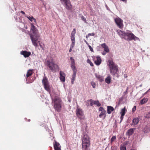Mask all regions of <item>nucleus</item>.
Wrapping results in <instances>:
<instances>
[{
  "label": "nucleus",
  "instance_id": "1",
  "mask_svg": "<svg viewBox=\"0 0 150 150\" xmlns=\"http://www.w3.org/2000/svg\"><path fill=\"white\" fill-rule=\"evenodd\" d=\"M31 26L30 33V38L33 45L36 47L38 46L37 42H40V35L38 30L33 23L31 24Z\"/></svg>",
  "mask_w": 150,
  "mask_h": 150
},
{
  "label": "nucleus",
  "instance_id": "2",
  "mask_svg": "<svg viewBox=\"0 0 150 150\" xmlns=\"http://www.w3.org/2000/svg\"><path fill=\"white\" fill-rule=\"evenodd\" d=\"M52 99V104L55 111L60 112L61 110L62 102L57 94H50Z\"/></svg>",
  "mask_w": 150,
  "mask_h": 150
},
{
  "label": "nucleus",
  "instance_id": "3",
  "mask_svg": "<svg viewBox=\"0 0 150 150\" xmlns=\"http://www.w3.org/2000/svg\"><path fill=\"white\" fill-rule=\"evenodd\" d=\"M45 64L47 69L53 72H55L59 70V67L52 60H47L45 62Z\"/></svg>",
  "mask_w": 150,
  "mask_h": 150
},
{
  "label": "nucleus",
  "instance_id": "4",
  "mask_svg": "<svg viewBox=\"0 0 150 150\" xmlns=\"http://www.w3.org/2000/svg\"><path fill=\"white\" fill-rule=\"evenodd\" d=\"M108 66L110 69V73L112 76H114L119 72L118 67L115 63L112 60L108 61Z\"/></svg>",
  "mask_w": 150,
  "mask_h": 150
},
{
  "label": "nucleus",
  "instance_id": "5",
  "mask_svg": "<svg viewBox=\"0 0 150 150\" xmlns=\"http://www.w3.org/2000/svg\"><path fill=\"white\" fill-rule=\"evenodd\" d=\"M82 139L83 150H89L88 148L90 144L89 137L87 134L83 133Z\"/></svg>",
  "mask_w": 150,
  "mask_h": 150
},
{
  "label": "nucleus",
  "instance_id": "6",
  "mask_svg": "<svg viewBox=\"0 0 150 150\" xmlns=\"http://www.w3.org/2000/svg\"><path fill=\"white\" fill-rule=\"evenodd\" d=\"M60 0L66 9L69 10L72 9V5L70 0Z\"/></svg>",
  "mask_w": 150,
  "mask_h": 150
},
{
  "label": "nucleus",
  "instance_id": "7",
  "mask_svg": "<svg viewBox=\"0 0 150 150\" xmlns=\"http://www.w3.org/2000/svg\"><path fill=\"white\" fill-rule=\"evenodd\" d=\"M42 84L45 89L49 93L50 92V86L48 81L47 77H45L43 78L42 81Z\"/></svg>",
  "mask_w": 150,
  "mask_h": 150
},
{
  "label": "nucleus",
  "instance_id": "8",
  "mask_svg": "<svg viewBox=\"0 0 150 150\" xmlns=\"http://www.w3.org/2000/svg\"><path fill=\"white\" fill-rule=\"evenodd\" d=\"M76 116L81 120H84L85 118L83 111L80 108H77L76 110Z\"/></svg>",
  "mask_w": 150,
  "mask_h": 150
},
{
  "label": "nucleus",
  "instance_id": "9",
  "mask_svg": "<svg viewBox=\"0 0 150 150\" xmlns=\"http://www.w3.org/2000/svg\"><path fill=\"white\" fill-rule=\"evenodd\" d=\"M125 39L130 41L132 40H135L138 39V38L132 33H127Z\"/></svg>",
  "mask_w": 150,
  "mask_h": 150
},
{
  "label": "nucleus",
  "instance_id": "10",
  "mask_svg": "<svg viewBox=\"0 0 150 150\" xmlns=\"http://www.w3.org/2000/svg\"><path fill=\"white\" fill-rule=\"evenodd\" d=\"M115 21L119 28L122 29L123 28V21L119 18L115 19Z\"/></svg>",
  "mask_w": 150,
  "mask_h": 150
},
{
  "label": "nucleus",
  "instance_id": "11",
  "mask_svg": "<svg viewBox=\"0 0 150 150\" xmlns=\"http://www.w3.org/2000/svg\"><path fill=\"white\" fill-rule=\"evenodd\" d=\"M87 103L88 104L87 105L88 106H92L94 104L96 105L98 107H99L101 105L100 103L99 102L98 100L94 101L93 100L91 99L88 100L87 101Z\"/></svg>",
  "mask_w": 150,
  "mask_h": 150
},
{
  "label": "nucleus",
  "instance_id": "12",
  "mask_svg": "<svg viewBox=\"0 0 150 150\" xmlns=\"http://www.w3.org/2000/svg\"><path fill=\"white\" fill-rule=\"evenodd\" d=\"M70 59L71 60V67L73 73H76L77 69L75 66V60L72 57H71Z\"/></svg>",
  "mask_w": 150,
  "mask_h": 150
},
{
  "label": "nucleus",
  "instance_id": "13",
  "mask_svg": "<svg viewBox=\"0 0 150 150\" xmlns=\"http://www.w3.org/2000/svg\"><path fill=\"white\" fill-rule=\"evenodd\" d=\"M117 34L122 38H124L126 36V33L125 32L121 30H117Z\"/></svg>",
  "mask_w": 150,
  "mask_h": 150
},
{
  "label": "nucleus",
  "instance_id": "14",
  "mask_svg": "<svg viewBox=\"0 0 150 150\" xmlns=\"http://www.w3.org/2000/svg\"><path fill=\"white\" fill-rule=\"evenodd\" d=\"M21 54L23 55L25 57H28L31 54V52L26 51H22L21 52Z\"/></svg>",
  "mask_w": 150,
  "mask_h": 150
},
{
  "label": "nucleus",
  "instance_id": "15",
  "mask_svg": "<svg viewBox=\"0 0 150 150\" xmlns=\"http://www.w3.org/2000/svg\"><path fill=\"white\" fill-rule=\"evenodd\" d=\"M60 79L61 81L62 82H64L65 81V74L62 71H60L59 72Z\"/></svg>",
  "mask_w": 150,
  "mask_h": 150
},
{
  "label": "nucleus",
  "instance_id": "16",
  "mask_svg": "<svg viewBox=\"0 0 150 150\" xmlns=\"http://www.w3.org/2000/svg\"><path fill=\"white\" fill-rule=\"evenodd\" d=\"M54 147L55 150H61V146L59 144L55 141L54 144Z\"/></svg>",
  "mask_w": 150,
  "mask_h": 150
},
{
  "label": "nucleus",
  "instance_id": "17",
  "mask_svg": "<svg viewBox=\"0 0 150 150\" xmlns=\"http://www.w3.org/2000/svg\"><path fill=\"white\" fill-rule=\"evenodd\" d=\"M34 69H29L27 71L26 74V78H28V77L31 76L34 73Z\"/></svg>",
  "mask_w": 150,
  "mask_h": 150
},
{
  "label": "nucleus",
  "instance_id": "18",
  "mask_svg": "<svg viewBox=\"0 0 150 150\" xmlns=\"http://www.w3.org/2000/svg\"><path fill=\"white\" fill-rule=\"evenodd\" d=\"M101 46L104 49V50L106 52H109V50L108 47L105 43L101 45Z\"/></svg>",
  "mask_w": 150,
  "mask_h": 150
},
{
  "label": "nucleus",
  "instance_id": "19",
  "mask_svg": "<svg viewBox=\"0 0 150 150\" xmlns=\"http://www.w3.org/2000/svg\"><path fill=\"white\" fill-rule=\"evenodd\" d=\"M106 111H103V112H101L100 114L99 115V117L100 118H102L103 119H104L105 118L106 116Z\"/></svg>",
  "mask_w": 150,
  "mask_h": 150
},
{
  "label": "nucleus",
  "instance_id": "20",
  "mask_svg": "<svg viewBox=\"0 0 150 150\" xmlns=\"http://www.w3.org/2000/svg\"><path fill=\"white\" fill-rule=\"evenodd\" d=\"M101 62V60L100 58L99 57H96V60L95 61V63L97 65H99Z\"/></svg>",
  "mask_w": 150,
  "mask_h": 150
},
{
  "label": "nucleus",
  "instance_id": "21",
  "mask_svg": "<svg viewBox=\"0 0 150 150\" xmlns=\"http://www.w3.org/2000/svg\"><path fill=\"white\" fill-rule=\"evenodd\" d=\"M114 109L113 107L111 106H108L107 107V112L108 114H110L113 111Z\"/></svg>",
  "mask_w": 150,
  "mask_h": 150
},
{
  "label": "nucleus",
  "instance_id": "22",
  "mask_svg": "<svg viewBox=\"0 0 150 150\" xmlns=\"http://www.w3.org/2000/svg\"><path fill=\"white\" fill-rule=\"evenodd\" d=\"M134 133V130L133 129L131 128L129 129L127 132L126 134L129 136L131 135Z\"/></svg>",
  "mask_w": 150,
  "mask_h": 150
},
{
  "label": "nucleus",
  "instance_id": "23",
  "mask_svg": "<svg viewBox=\"0 0 150 150\" xmlns=\"http://www.w3.org/2000/svg\"><path fill=\"white\" fill-rule=\"evenodd\" d=\"M127 144L126 142H125L124 143L122 144L120 146L121 150H126V145Z\"/></svg>",
  "mask_w": 150,
  "mask_h": 150
},
{
  "label": "nucleus",
  "instance_id": "24",
  "mask_svg": "<svg viewBox=\"0 0 150 150\" xmlns=\"http://www.w3.org/2000/svg\"><path fill=\"white\" fill-rule=\"evenodd\" d=\"M111 78L110 75L108 76L105 79V82L108 84H109L111 82Z\"/></svg>",
  "mask_w": 150,
  "mask_h": 150
},
{
  "label": "nucleus",
  "instance_id": "25",
  "mask_svg": "<svg viewBox=\"0 0 150 150\" xmlns=\"http://www.w3.org/2000/svg\"><path fill=\"white\" fill-rule=\"evenodd\" d=\"M76 74V73H73L72 75V78L71 79V83L72 84L74 83V81L75 80Z\"/></svg>",
  "mask_w": 150,
  "mask_h": 150
},
{
  "label": "nucleus",
  "instance_id": "26",
  "mask_svg": "<svg viewBox=\"0 0 150 150\" xmlns=\"http://www.w3.org/2000/svg\"><path fill=\"white\" fill-rule=\"evenodd\" d=\"M96 78L98 79L99 81L100 82H102L104 80V78L99 75H97L96 76Z\"/></svg>",
  "mask_w": 150,
  "mask_h": 150
},
{
  "label": "nucleus",
  "instance_id": "27",
  "mask_svg": "<svg viewBox=\"0 0 150 150\" xmlns=\"http://www.w3.org/2000/svg\"><path fill=\"white\" fill-rule=\"evenodd\" d=\"M148 100L147 98H144L142 100H141L140 102V103L141 105H142L145 103H146Z\"/></svg>",
  "mask_w": 150,
  "mask_h": 150
},
{
  "label": "nucleus",
  "instance_id": "28",
  "mask_svg": "<svg viewBox=\"0 0 150 150\" xmlns=\"http://www.w3.org/2000/svg\"><path fill=\"white\" fill-rule=\"evenodd\" d=\"M132 121L135 125H136L139 122V119L137 117L133 119Z\"/></svg>",
  "mask_w": 150,
  "mask_h": 150
},
{
  "label": "nucleus",
  "instance_id": "29",
  "mask_svg": "<svg viewBox=\"0 0 150 150\" xmlns=\"http://www.w3.org/2000/svg\"><path fill=\"white\" fill-rule=\"evenodd\" d=\"M27 17L31 21H32L33 20L36 23V19L33 18V16L30 17V16H27Z\"/></svg>",
  "mask_w": 150,
  "mask_h": 150
},
{
  "label": "nucleus",
  "instance_id": "30",
  "mask_svg": "<svg viewBox=\"0 0 150 150\" xmlns=\"http://www.w3.org/2000/svg\"><path fill=\"white\" fill-rule=\"evenodd\" d=\"M120 113L121 115L124 116L125 113V107L122 109Z\"/></svg>",
  "mask_w": 150,
  "mask_h": 150
},
{
  "label": "nucleus",
  "instance_id": "31",
  "mask_svg": "<svg viewBox=\"0 0 150 150\" xmlns=\"http://www.w3.org/2000/svg\"><path fill=\"white\" fill-rule=\"evenodd\" d=\"M76 33V29L75 28H74L73 29V31H72L71 34V36L74 37Z\"/></svg>",
  "mask_w": 150,
  "mask_h": 150
},
{
  "label": "nucleus",
  "instance_id": "32",
  "mask_svg": "<svg viewBox=\"0 0 150 150\" xmlns=\"http://www.w3.org/2000/svg\"><path fill=\"white\" fill-rule=\"evenodd\" d=\"M116 136H113L111 139V143H112L113 142H114L116 139Z\"/></svg>",
  "mask_w": 150,
  "mask_h": 150
},
{
  "label": "nucleus",
  "instance_id": "33",
  "mask_svg": "<svg viewBox=\"0 0 150 150\" xmlns=\"http://www.w3.org/2000/svg\"><path fill=\"white\" fill-rule=\"evenodd\" d=\"M146 118H150V112H148L146 113L144 115Z\"/></svg>",
  "mask_w": 150,
  "mask_h": 150
},
{
  "label": "nucleus",
  "instance_id": "34",
  "mask_svg": "<svg viewBox=\"0 0 150 150\" xmlns=\"http://www.w3.org/2000/svg\"><path fill=\"white\" fill-rule=\"evenodd\" d=\"M81 20L83 21H84L85 23H86L87 22H86V18L83 16H81Z\"/></svg>",
  "mask_w": 150,
  "mask_h": 150
},
{
  "label": "nucleus",
  "instance_id": "35",
  "mask_svg": "<svg viewBox=\"0 0 150 150\" xmlns=\"http://www.w3.org/2000/svg\"><path fill=\"white\" fill-rule=\"evenodd\" d=\"M94 35L95 34L93 33H89L86 36V38H88L91 35L94 36Z\"/></svg>",
  "mask_w": 150,
  "mask_h": 150
},
{
  "label": "nucleus",
  "instance_id": "36",
  "mask_svg": "<svg viewBox=\"0 0 150 150\" xmlns=\"http://www.w3.org/2000/svg\"><path fill=\"white\" fill-rule=\"evenodd\" d=\"M91 84L92 85L93 87V88H95L96 87V84L94 82H91Z\"/></svg>",
  "mask_w": 150,
  "mask_h": 150
},
{
  "label": "nucleus",
  "instance_id": "37",
  "mask_svg": "<svg viewBox=\"0 0 150 150\" xmlns=\"http://www.w3.org/2000/svg\"><path fill=\"white\" fill-rule=\"evenodd\" d=\"M99 111L103 112V111H105L104 109L102 107H100L99 109Z\"/></svg>",
  "mask_w": 150,
  "mask_h": 150
},
{
  "label": "nucleus",
  "instance_id": "38",
  "mask_svg": "<svg viewBox=\"0 0 150 150\" xmlns=\"http://www.w3.org/2000/svg\"><path fill=\"white\" fill-rule=\"evenodd\" d=\"M87 62L90 64L91 66H93V64L90 60L89 59H88L87 60Z\"/></svg>",
  "mask_w": 150,
  "mask_h": 150
},
{
  "label": "nucleus",
  "instance_id": "39",
  "mask_svg": "<svg viewBox=\"0 0 150 150\" xmlns=\"http://www.w3.org/2000/svg\"><path fill=\"white\" fill-rule=\"evenodd\" d=\"M72 43L71 44V46H73V47L74 46V45L75 43V40H73V41H71Z\"/></svg>",
  "mask_w": 150,
  "mask_h": 150
},
{
  "label": "nucleus",
  "instance_id": "40",
  "mask_svg": "<svg viewBox=\"0 0 150 150\" xmlns=\"http://www.w3.org/2000/svg\"><path fill=\"white\" fill-rule=\"evenodd\" d=\"M111 150H117L116 147L112 146L111 147Z\"/></svg>",
  "mask_w": 150,
  "mask_h": 150
},
{
  "label": "nucleus",
  "instance_id": "41",
  "mask_svg": "<svg viewBox=\"0 0 150 150\" xmlns=\"http://www.w3.org/2000/svg\"><path fill=\"white\" fill-rule=\"evenodd\" d=\"M88 46L89 48L90 51H91V52H93V49L92 48V47H91V46L89 45H88Z\"/></svg>",
  "mask_w": 150,
  "mask_h": 150
},
{
  "label": "nucleus",
  "instance_id": "42",
  "mask_svg": "<svg viewBox=\"0 0 150 150\" xmlns=\"http://www.w3.org/2000/svg\"><path fill=\"white\" fill-rule=\"evenodd\" d=\"M136 106H135L134 107L132 108V111L133 112H134L136 110Z\"/></svg>",
  "mask_w": 150,
  "mask_h": 150
},
{
  "label": "nucleus",
  "instance_id": "43",
  "mask_svg": "<svg viewBox=\"0 0 150 150\" xmlns=\"http://www.w3.org/2000/svg\"><path fill=\"white\" fill-rule=\"evenodd\" d=\"M74 47H73V46H70V49L69 50V52H71V51L72 50V49Z\"/></svg>",
  "mask_w": 150,
  "mask_h": 150
},
{
  "label": "nucleus",
  "instance_id": "44",
  "mask_svg": "<svg viewBox=\"0 0 150 150\" xmlns=\"http://www.w3.org/2000/svg\"><path fill=\"white\" fill-rule=\"evenodd\" d=\"M71 41H73V40H75V38L74 37L71 36Z\"/></svg>",
  "mask_w": 150,
  "mask_h": 150
},
{
  "label": "nucleus",
  "instance_id": "45",
  "mask_svg": "<svg viewBox=\"0 0 150 150\" xmlns=\"http://www.w3.org/2000/svg\"><path fill=\"white\" fill-rule=\"evenodd\" d=\"M124 98H123V97H122L120 99V102H121L122 101L124 100Z\"/></svg>",
  "mask_w": 150,
  "mask_h": 150
},
{
  "label": "nucleus",
  "instance_id": "46",
  "mask_svg": "<svg viewBox=\"0 0 150 150\" xmlns=\"http://www.w3.org/2000/svg\"><path fill=\"white\" fill-rule=\"evenodd\" d=\"M106 53L108 52L104 51L102 53V54L104 55H105L106 54Z\"/></svg>",
  "mask_w": 150,
  "mask_h": 150
},
{
  "label": "nucleus",
  "instance_id": "47",
  "mask_svg": "<svg viewBox=\"0 0 150 150\" xmlns=\"http://www.w3.org/2000/svg\"><path fill=\"white\" fill-rule=\"evenodd\" d=\"M123 116H122V115H121V116L120 117V119H121V121H120V122L122 121V120H123Z\"/></svg>",
  "mask_w": 150,
  "mask_h": 150
},
{
  "label": "nucleus",
  "instance_id": "48",
  "mask_svg": "<svg viewBox=\"0 0 150 150\" xmlns=\"http://www.w3.org/2000/svg\"><path fill=\"white\" fill-rule=\"evenodd\" d=\"M120 1H123V2L126 3L127 2V0H120Z\"/></svg>",
  "mask_w": 150,
  "mask_h": 150
},
{
  "label": "nucleus",
  "instance_id": "49",
  "mask_svg": "<svg viewBox=\"0 0 150 150\" xmlns=\"http://www.w3.org/2000/svg\"><path fill=\"white\" fill-rule=\"evenodd\" d=\"M21 13H22L24 15L25 14V13L23 11H21Z\"/></svg>",
  "mask_w": 150,
  "mask_h": 150
},
{
  "label": "nucleus",
  "instance_id": "50",
  "mask_svg": "<svg viewBox=\"0 0 150 150\" xmlns=\"http://www.w3.org/2000/svg\"><path fill=\"white\" fill-rule=\"evenodd\" d=\"M124 76L125 78H127V75L126 74H124Z\"/></svg>",
  "mask_w": 150,
  "mask_h": 150
},
{
  "label": "nucleus",
  "instance_id": "51",
  "mask_svg": "<svg viewBox=\"0 0 150 150\" xmlns=\"http://www.w3.org/2000/svg\"><path fill=\"white\" fill-rule=\"evenodd\" d=\"M37 42V44H38V43H39V45H40V47H41L42 48V45L40 44V42Z\"/></svg>",
  "mask_w": 150,
  "mask_h": 150
},
{
  "label": "nucleus",
  "instance_id": "52",
  "mask_svg": "<svg viewBox=\"0 0 150 150\" xmlns=\"http://www.w3.org/2000/svg\"><path fill=\"white\" fill-rule=\"evenodd\" d=\"M150 90V88L147 91H146V93H145L144 94H146L149 92V91Z\"/></svg>",
  "mask_w": 150,
  "mask_h": 150
},
{
  "label": "nucleus",
  "instance_id": "53",
  "mask_svg": "<svg viewBox=\"0 0 150 150\" xmlns=\"http://www.w3.org/2000/svg\"><path fill=\"white\" fill-rule=\"evenodd\" d=\"M69 96H68V101L70 102V100L69 99Z\"/></svg>",
  "mask_w": 150,
  "mask_h": 150
},
{
  "label": "nucleus",
  "instance_id": "54",
  "mask_svg": "<svg viewBox=\"0 0 150 150\" xmlns=\"http://www.w3.org/2000/svg\"><path fill=\"white\" fill-rule=\"evenodd\" d=\"M85 42H86V43L88 45H89L88 44V42L86 41H85Z\"/></svg>",
  "mask_w": 150,
  "mask_h": 150
},
{
  "label": "nucleus",
  "instance_id": "55",
  "mask_svg": "<svg viewBox=\"0 0 150 150\" xmlns=\"http://www.w3.org/2000/svg\"><path fill=\"white\" fill-rule=\"evenodd\" d=\"M117 78H118L119 76H118V75H117Z\"/></svg>",
  "mask_w": 150,
  "mask_h": 150
},
{
  "label": "nucleus",
  "instance_id": "56",
  "mask_svg": "<svg viewBox=\"0 0 150 150\" xmlns=\"http://www.w3.org/2000/svg\"><path fill=\"white\" fill-rule=\"evenodd\" d=\"M135 150L134 149H131V150Z\"/></svg>",
  "mask_w": 150,
  "mask_h": 150
},
{
  "label": "nucleus",
  "instance_id": "57",
  "mask_svg": "<svg viewBox=\"0 0 150 150\" xmlns=\"http://www.w3.org/2000/svg\"><path fill=\"white\" fill-rule=\"evenodd\" d=\"M28 121H30V120H29Z\"/></svg>",
  "mask_w": 150,
  "mask_h": 150
}]
</instances>
